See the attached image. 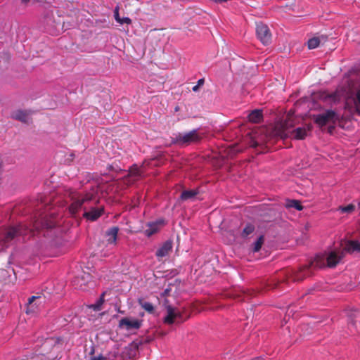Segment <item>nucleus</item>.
Wrapping results in <instances>:
<instances>
[{"label":"nucleus","mask_w":360,"mask_h":360,"mask_svg":"<svg viewBox=\"0 0 360 360\" xmlns=\"http://www.w3.org/2000/svg\"><path fill=\"white\" fill-rule=\"evenodd\" d=\"M71 203L68 207L70 214L72 217H76L77 214L82 208L83 205L94 200L95 197L92 193H86L84 194L71 191L69 194Z\"/></svg>","instance_id":"obj_1"},{"label":"nucleus","mask_w":360,"mask_h":360,"mask_svg":"<svg viewBox=\"0 0 360 360\" xmlns=\"http://www.w3.org/2000/svg\"><path fill=\"white\" fill-rule=\"evenodd\" d=\"M326 257L322 255H318L311 261L309 264L300 268V269L295 274L294 279L297 281H302L304 278L312 275L311 269H320L326 266Z\"/></svg>","instance_id":"obj_2"},{"label":"nucleus","mask_w":360,"mask_h":360,"mask_svg":"<svg viewBox=\"0 0 360 360\" xmlns=\"http://www.w3.org/2000/svg\"><path fill=\"white\" fill-rule=\"evenodd\" d=\"M356 98L357 103L360 105V89L358 90L356 93Z\"/></svg>","instance_id":"obj_36"},{"label":"nucleus","mask_w":360,"mask_h":360,"mask_svg":"<svg viewBox=\"0 0 360 360\" xmlns=\"http://www.w3.org/2000/svg\"><path fill=\"white\" fill-rule=\"evenodd\" d=\"M118 231L119 228L117 226L110 227L106 231L105 238L108 245H115L116 244Z\"/></svg>","instance_id":"obj_13"},{"label":"nucleus","mask_w":360,"mask_h":360,"mask_svg":"<svg viewBox=\"0 0 360 360\" xmlns=\"http://www.w3.org/2000/svg\"><path fill=\"white\" fill-rule=\"evenodd\" d=\"M336 117V113L332 110H328L322 114L317 115L314 117V122L319 127L326 125L330 121L333 120Z\"/></svg>","instance_id":"obj_8"},{"label":"nucleus","mask_w":360,"mask_h":360,"mask_svg":"<svg viewBox=\"0 0 360 360\" xmlns=\"http://www.w3.org/2000/svg\"><path fill=\"white\" fill-rule=\"evenodd\" d=\"M41 297L40 296H32L28 299V303L27 307L26 313H34L37 309L36 303H34L35 301L40 300Z\"/></svg>","instance_id":"obj_19"},{"label":"nucleus","mask_w":360,"mask_h":360,"mask_svg":"<svg viewBox=\"0 0 360 360\" xmlns=\"http://www.w3.org/2000/svg\"><path fill=\"white\" fill-rule=\"evenodd\" d=\"M257 144H253L252 146L253 147H256Z\"/></svg>","instance_id":"obj_44"},{"label":"nucleus","mask_w":360,"mask_h":360,"mask_svg":"<svg viewBox=\"0 0 360 360\" xmlns=\"http://www.w3.org/2000/svg\"><path fill=\"white\" fill-rule=\"evenodd\" d=\"M56 226V224L53 221H49L48 219H43L41 221H36L33 224L34 230L39 231V229H52Z\"/></svg>","instance_id":"obj_15"},{"label":"nucleus","mask_w":360,"mask_h":360,"mask_svg":"<svg viewBox=\"0 0 360 360\" xmlns=\"http://www.w3.org/2000/svg\"><path fill=\"white\" fill-rule=\"evenodd\" d=\"M255 292L250 290L240 289L235 294L231 295L234 299H238L240 301H247L253 295Z\"/></svg>","instance_id":"obj_14"},{"label":"nucleus","mask_w":360,"mask_h":360,"mask_svg":"<svg viewBox=\"0 0 360 360\" xmlns=\"http://www.w3.org/2000/svg\"><path fill=\"white\" fill-rule=\"evenodd\" d=\"M285 207L286 208H295L297 210H302L303 206L301 202L297 200H286Z\"/></svg>","instance_id":"obj_22"},{"label":"nucleus","mask_w":360,"mask_h":360,"mask_svg":"<svg viewBox=\"0 0 360 360\" xmlns=\"http://www.w3.org/2000/svg\"><path fill=\"white\" fill-rule=\"evenodd\" d=\"M89 277H90V275H89V274H84L82 276V279H83V278H89Z\"/></svg>","instance_id":"obj_40"},{"label":"nucleus","mask_w":360,"mask_h":360,"mask_svg":"<svg viewBox=\"0 0 360 360\" xmlns=\"http://www.w3.org/2000/svg\"><path fill=\"white\" fill-rule=\"evenodd\" d=\"M117 22H119L121 25H123L124 23L129 25V24L131 23V20L128 17H124V18H121L120 20L118 21Z\"/></svg>","instance_id":"obj_33"},{"label":"nucleus","mask_w":360,"mask_h":360,"mask_svg":"<svg viewBox=\"0 0 360 360\" xmlns=\"http://www.w3.org/2000/svg\"><path fill=\"white\" fill-rule=\"evenodd\" d=\"M167 315L164 318V323L171 325L173 323L180 324L188 319V316L184 317V311L171 305L166 306Z\"/></svg>","instance_id":"obj_6"},{"label":"nucleus","mask_w":360,"mask_h":360,"mask_svg":"<svg viewBox=\"0 0 360 360\" xmlns=\"http://www.w3.org/2000/svg\"><path fill=\"white\" fill-rule=\"evenodd\" d=\"M355 206L352 204H349L345 207H340L339 210L342 213H351L354 210Z\"/></svg>","instance_id":"obj_30"},{"label":"nucleus","mask_w":360,"mask_h":360,"mask_svg":"<svg viewBox=\"0 0 360 360\" xmlns=\"http://www.w3.org/2000/svg\"><path fill=\"white\" fill-rule=\"evenodd\" d=\"M94 349H92L91 352V354H94Z\"/></svg>","instance_id":"obj_43"},{"label":"nucleus","mask_w":360,"mask_h":360,"mask_svg":"<svg viewBox=\"0 0 360 360\" xmlns=\"http://www.w3.org/2000/svg\"><path fill=\"white\" fill-rule=\"evenodd\" d=\"M170 290H170L169 288H166V289L163 291V292H162V295H163V296H167V295H169Z\"/></svg>","instance_id":"obj_38"},{"label":"nucleus","mask_w":360,"mask_h":360,"mask_svg":"<svg viewBox=\"0 0 360 360\" xmlns=\"http://www.w3.org/2000/svg\"><path fill=\"white\" fill-rule=\"evenodd\" d=\"M204 82H205L204 79H200L197 82V85L200 87L204 84Z\"/></svg>","instance_id":"obj_37"},{"label":"nucleus","mask_w":360,"mask_h":360,"mask_svg":"<svg viewBox=\"0 0 360 360\" xmlns=\"http://www.w3.org/2000/svg\"><path fill=\"white\" fill-rule=\"evenodd\" d=\"M160 223V221L148 223L147 229L144 230V234L148 237H150L157 233L159 231Z\"/></svg>","instance_id":"obj_17"},{"label":"nucleus","mask_w":360,"mask_h":360,"mask_svg":"<svg viewBox=\"0 0 360 360\" xmlns=\"http://www.w3.org/2000/svg\"><path fill=\"white\" fill-rule=\"evenodd\" d=\"M103 207H92L89 211H85L83 217L90 221H95L103 213Z\"/></svg>","instance_id":"obj_11"},{"label":"nucleus","mask_w":360,"mask_h":360,"mask_svg":"<svg viewBox=\"0 0 360 360\" xmlns=\"http://www.w3.org/2000/svg\"><path fill=\"white\" fill-rule=\"evenodd\" d=\"M197 194H198V190H186L181 193L180 198L184 201L193 200L195 198Z\"/></svg>","instance_id":"obj_20"},{"label":"nucleus","mask_w":360,"mask_h":360,"mask_svg":"<svg viewBox=\"0 0 360 360\" xmlns=\"http://www.w3.org/2000/svg\"><path fill=\"white\" fill-rule=\"evenodd\" d=\"M294 126L292 115L288 113L284 120L277 122L274 127V132L281 139H285L289 136L291 131L290 129Z\"/></svg>","instance_id":"obj_5"},{"label":"nucleus","mask_w":360,"mask_h":360,"mask_svg":"<svg viewBox=\"0 0 360 360\" xmlns=\"http://www.w3.org/2000/svg\"><path fill=\"white\" fill-rule=\"evenodd\" d=\"M58 342V338H46V340L44 341L42 347H53L54 346L56 343Z\"/></svg>","instance_id":"obj_28"},{"label":"nucleus","mask_w":360,"mask_h":360,"mask_svg":"<svg viewBox=\"0 0 360 360\" xmlns=\"http://www.w3.org/2000/svg\"><path fill=\"white\" fill-rule=\"evenodd\" d=\"M105 295V293H103L100 297V299L98 300V302H96V304H95L94 305V309H96V310H99L101 309V306L103 304V303L104 302V299H103V297Z\"/></svg>","instance_id":"obj_31"},{"label":"nucleus","mask_w":360,"mask_h":360,"mask_svg":"<svg viewBox=\"0 0 360 360\" xmlns=\"http://www.w3.org/2000/svg\"><path fill=\"white\" fill-rule=\"evenodd\" d=\"M263 118L262 111L261 110H254L248 115L250 122L253 123H259Z\"/></svg>","instance_id":"obj_18"},{"label":"nucleus","mask_w":360,"mask_h":360,"mask_svg":"<svg viewBox=\"0 0 360 360\" xmlns=\"http://www.w3.org/2000/svg\"><path fill=\"white\" fill-rule=\"evenodd\" d=\"M307 44H308V48L309 49H316L320 44V39L319 37H313V38L309 39Z\"/></svg>","instance_id":"obj_26"},{"label":"nucleus","mask_w":360,"mask_h":360,"mask_svg":"<svg viewBox=\"0 0 360 360\" xmlns=\"http://www.w3.org/2000/svg\"><path fill=\"white\" fill-rule=\"evenodd\" d=\"M143 344V341L141 340H134L131 344V347L134 349V350H138L139 347Z\"/></svg>","instance_id":"obj_32"},{"label":"nucleus","mask_w":360,"mask_h":360,"mask_svg":"<svg viewBox=\"0 0 360 360\" xmlns=\"http://www.w3.org/2000/svg\"><path fill=\"white\" fill-rule=\"evenodd\" d=\"M29 232L28 228L22 224L17 226H9L4 232L1 241L6 245L18 236H25Z\"/></svg>","instance_id":"obj_3"},{"label":"nucleus","mask_w":360,"mask_h":360,"mask_svg":"<svg viewBox=\"0 0 360 360\" xmlns=\"http://www.w3.org/2000/svg\"><path fill=\"white\" fill-rule=\"evenodd\" d=\"M129 176L134 177H138L141 176L140 169L137 166H133L129 169Z\"/></svg>","instance_id":"obj_29"},{"label":"nucleus","mask_w":360,"mask_h":360,"mask_svg":"<svg viewBox=\"0 0 360 360\" xmlns=\"http://www.w3.org/2000/svg\"><path fill=\"white\" fill-rule=\"evenodd\" d=\"M114 16H115V19L117 22L120 20L121 18L120 17V15H119V8L118 7H116L114 11Z\"/></svg>","instance_id":"obj_34"},{"label":"nucleus","mask_w":360,"mask_h":360,"mask_svg":"<svg viewBox=\"0 0 360 360\" xmlns=\"http://www.w3.org/2000/svg\"><path fill=\"white\" fill-rule=\"evenodd\" d=\"M345 252L352 254L355 251L360 252V243L356 240H348L344 246Z\"/></svg>","instance_id":"obj_16"},{"label":"nucleus","mask_w":360,"mask_h":360,"mask_svg":"<svg viewBox=\"0 0 360 360\" xmlns=\"http://www.w3.org/2000/svg\"><path fill=\"white\" fill-rule=\"evenodd\" d=\"M345 251H344L343 248L340 253H338L335 251L329 252V254L326 257L327 266L330 268L335 267L342 259V258L345 256Z\"/></svg>","instance_id":"obj_10"},{"label":"nucleus","mask_w":360,"mask_h":360,"mask_svg":"<svg viewBox=\"0 0 360 360\" xmlns=\"http://www.w3.org/2000/svg\"><path fill=\"white\" fill-rule=\"evenodd\" d=\"M91 360H106V358L100 354L97 356H91Z\"/></svg>","instance_id":"obj_35"},{"label":"nucleus","mask_w":360,"mask_h":360,"mask_svg":"<svg viewBox=\"0 0 360 360\" xmlns=\"http://www.w3.org/2000/svg\"><path fill=\"white\" fill-rule=\"evenodd\" d=\"M257 39L264 44L268 45L271 41V33L268 26L262 22L256 23Z\"/></svg>","instance_id":"obj_7"},{"label":"nucleus","mask_w":360,"mask_h":360,"mask_svg":"<svg viewBox=\"0 0 360 360\" xmlns=\"http://www.w3.org/2000/svg\"><path fill=\"white\" fill-rule=\"evenodd\" d=\"M30 0H22V3H27L28 1H30Z\"/></svg>","instance_id":"obj_42"},{"label":"nucleus","mask_w":360,"mask_h":360,"mask_svg":"<svg viewBox=\"0 0 360 360\" xmlns=\"http://www.w3.org/2000/svg\"><path fill=\"white\" fill-rule=\"evenodd\" d=\"M252 360H263V359L261 358V357H257V358H255V359H253Z\"/></svg>","instance_id":"obj_41"},{"label":"nucleus","mask_w":360,"mask_h":360,"mask_svg":"<svg viewBox=\"0 0 360 360\" xmlns=\"http://www.w3.org/2000/svg\"><path fill=\"white\" fill-rule=\"evenodd\" d=\"M12 117L15 120H19L22 122H24V123L28 122L29 117H28V114L26 111L18 110L13 113Z\"/></svg>","instance_id":"obj_21"},{"label":"nucleus","mask_w":360,"mask_h":360,"mask_svg":"<svg viewBox=\"0 0 360 360\" xmlns=\"http://www.w3.org/2000/svg\"><path fill=\"white\" fill-rule=\"evenodd\" d=\"M294 138L298 140L304 139L307 136V130L304 128L298 127L290 132Z\"/></svg>","instance_id":"obj_23"},{"label":"nucleus","mask_w":360,"mask_h":360,"mask_svg":"<svg viewBox=\"0 0 360 360\" xmlns=\"http://www.w3.org/2000/svg\"><path fill=\"white\" fill-rule=\"evenodd\" d=\"M264 238L263 236H260L257 241L255 243H254L253 244V248H252V251L254 252H257L260 250V249L262 248V246L264 243Z\"/></svg>","instance_id":"obj_25"},{"label":"nucleus","mask_w":360,"mask_h":360,"mask_svg":"<svg viewBox=\"0 0 360 360\" xmlns=\"http://www.w3.org/2000/svg\"><path fill=\"white\" fill-rule=\"evenodd\" d=\"M202 137V134H200L197 129H193L188 132L179 133L176 136L173 142L181 146H188L200 142Z\"/></svg>","instance_id":"obj_4"},{"label":"nucleus","mask_w":360,"mask_h":360,"mask_svg":"<svg viewBox=\"0 0 360 360\" xmlns=\"http://www.w3.org/2000/svg\"><path fill=\"white\" fill-rule=\"evenodd\" d=\"M139 304L147 312L152 314L154 311L153 305L148 302L144 301L143 300H139Z\"/></svg>","instance_id":"obj_24"},{"label":"nucleus","mask_w":360,"mask_h":360,"mask_svg":"<svg viewBox=\"0 0 360 360\" xmlns=\"http://www.w3.org/2000/svg\"><path fill=\"white\" fill-rule=\"evenodd\" d=\"M142 325V321L136 319H129L127 317L122 318L119 321V327L124 328L127 330L132 329H139Z\"/></svg>","instance_id":"obj_9"},{"label":"nucleus","mask_w":360,"mask_h":360,"mask_svg":"<svg viewBox=\"0 0 360 360\" xmlns=\"http://www.w3.org/2000/svg\"><path fill=\"white\" fill-rule=\"evenodd\" d=\"M255 231V226L254 225L251 224H248L245 226V227L243 229V232H242V236L243 237H247L250 234H251L252 233H253V231Z\"/></svg>","instance_id":"obj_27"},{"label":"nucleus","mask_w":360,"mask_h":360,"mask_svg":"<svg viewBox=\"0 0 360 360\" xmlns=\"http://www.w3.org/2000/svg\"><path fill=\"white\" fill-rule=\"evenodd\" d=\"M172 250V241L167 240L156 251L155 256L160 260L162 257H165L169 255Z\"/></svg>","instance_id":"obj_12"},{"label":"nucleus","mask_w":360,"mask_h":360,"mask_svg":"<svg viewBox=\"0 0 360 360\" xmlns=\"http://www.w3.org/2000/svg\"><path fill=\"white\" fill-rule=\"evenodd\" d=\"M199 88H200V87L196 84V85H195V86L192 88V90H193V91L196 92V91H198Z\"/></svg>","instance_id":"obj_39"}]
</instances>
